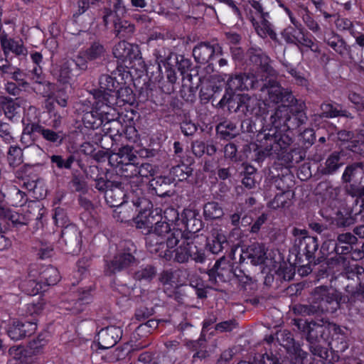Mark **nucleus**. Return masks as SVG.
<instances>
[{
    "label": "nucleus",
    "mask_w": 364,
    "mask_h": 364,
    "mask_svg": "<svg viewBox=\"0 0 364 364\" xmlns=\"http://www.w3.org/2000/svg\"><path fill=\"white\" fill-rule=\"evenodd\" d=\"M340 157L339 154L337 153L332 154L326 160V170L328 173H333L340 166L339 163Z\"/></svg>",
    "instance_id": "40"
},
{
    "label": "nucleus",
    "mask_w": 364,
    "mask_h": 364,
    "mask_svg": "<svg viewBox=\"0 0 364 364\" xmlns=\"http://www.w3.org/2000/svg\"><path fill=\"white\" fill-rule=\"evenodd\" d=\"M322 111V116L325 117L333 118L338 116H345L347 117H352L351 114L346 110H341L334 107L333 105L329 103L323 104L321 106Z\"/></svg>",
    "instance_id": "24"
},
{
    "label": "nucleus",
    "mask_w": 364,
    "mask_h": 364,
    "mask_svg": "<svg viewBox=\"0 0 364 364\" xmlns=\"http://www.w3.org/2000/svg\"><path fill=\"white\" fill-rule=\"evenodd\" d=\"M105 52L103 46L99 43H94L86 51V58L90 60L100 58Z\"/></svg>",
    "instance_id": "39"
},
{
    "label": "nucleus",
    "mask_w": 364,
    "mask_h": 364,
    "mask_svg": "<svg viewBox=\"0 0 364 364\" xmlns=\"http://www.w3.org/2000/svg\"><path fill=\"white\" fill-rule=\"evenodd\" d=\"M127 205H120L118 207V211H116V214L119 215L116 216L118 220H120L122 222L128 220L132 216V210L129 211L127 208Z\"/></svg>",
    "instance_id": "46"
},
{
    "label": "nucleus",
    "mask_w": 364,
    "mask_h": 364,
    "mask_svg": "<svg viewBox=\"0 0 364 364\" xmlns=\"http://www.w3.org/2000/svg\"><path fill=\"white\" fill-rule=\"evenodd\" d=\"M1 47L4 55L14 53L16 55L26 56L27 55V49L23 46V43L21 39H14L11 38L4 31L0 33Z\"/></svg>",
    "instance_id": "4"
},
{
    "label": "nucleus",
    "mask_w": 364,
    "mask_h": 364,
    "mask_svg": "<svg viewBox=\"0 0 364 364\" xmlns=\"http://www.w3.org/2000/svg\"><path fill=\"white\" fill-rule=\"evenodd\" d=\"M160 213H161V212ZM178 220V211L173 208H166L164 212V215L160 214L159 221L168 224L169 226L172 228H174L173 225Z\"/></svg>",
    "instance_id": "30"
},
{
    "label": "nucleus",
    "mask_w": 364,
    "mask_h": 364,
    "mask_svg": "<svg viewBox=\"0 0 364 364\" xmlns=\"http://www.w3.org/2000/svg\"><path fill=\"white\" fill-rule=\"evenodd\" d=\"M0 216L7 218L12 224L15 225H26L28 222V219L18 212L9 209H4L0 206Z\"/></svg>",
    "instance_id": "22"
},
{
    "label": "nucleus",
    "mask_w": 364,
    "mask_h": 364,
    "mask_svg": "<svg viewBox=\"0 0 364 364\" xmlns=\"http://www.w3.org/2000/svg\"><path fill=\"white\" fill-rule=\"evenodd\" d=\"M304 242L306 243V250L307 253L314 254L318 247V244L317 239L314 237H308L304 239Z\"/></svg>",
    "instance_id": "45"
},
{
    "label": "nucleus",
    "mask_w": 364,
    "mask_h": 364,
    "mask_svg": "<svg viewBox=\"0 0 364 364\" xmlns=\"http://www.w3.org/2000/svg\"><path fill=\"white\" fill-rule=\"evenodd\" d=\"M304 31L301 27H288L283 31L282 36L287 42L297 45Z\"/></svg>",
    "instance_id": "27"
},
{
    "label": "nucleus",
    "mask_w": 364,
    "mask_h": 364,
    "mask_svg": "<svg viewBox=\"0 0 364 364\" xmlns=\"http://www.w3.org/2000/svg\"><path fill=\"white\" fill-rule=\"evenodd\" d=\"M217 132L223 139L226 140L231 139L237 134L236 126L229 122H225L218 125Z\"/></svg>",
    "instance_id": "23"
},
{
    "label": "nucleus",
    "mask_w": 364,
    "mask_h": 364,
    "mask_svg": "<svg viewBox=\"0 0 364 364\" xmlns=\"http://www.w3.org/2000/svg\"><path fill=\"white\" fill-rule=\"evenodd\" d=\"M23 101L20 99L13 100L5 96H0V107L9 119H12L18 113Z\"/></svg>",
    "instance_id": "13"
},
{
    "label": "nucleus",
    "mask_w": 364,
    "mask_h": 364,
    "mask_svg": "<svg viewBox=\"0 0 364 364\" xmlns=\"http://www.w3.org/2000/svg\"><path fill=\"white\" fill-rule=\"evenodd\" d=\"M134 257L130 253H124L115 257L109 268L112 272L119 271L134 262Z\"/></svg>",
    "instance_id": "20"
},
{
    "label": "nucleus",
    "mask_w": 364,
    "mask_h": 364,
    "mask_svg": "<svg viewBox=\"0 0 364 364\" xmlns=\"http://www.w3.org/2000/svg\"><path fill=\"white\" fill-rule=\"evenodd\" d=\"M122 330L116 326H108L102 329L97 336L100 348L107 349L113 347L122 336Z\"/></svg>",
    "instance_id": "5"
},
{
    "label": "nucleus",
    "mask_w": 364,
    "mask_h": 364,
    "mask_svg": "<svg viewBox=\"0 0 364 364\" xmlns=\"http://www.w3.org/2000/svg\"><path fill=\"white\" fill-rule=\"evenodd\" d=\"M297 46H303L307 48H309L312 51L318 52V48L316 46L311 39L307 38L304 33L302 35V37L300 38L298 42Z\"/></svg>",
    "instance_id": "47"
},
{
    "label": "nucleus",
    "mask_w": 364,
    "mask_h": 364,
    "mask_svg": "<svg viewBox=\"0 0 364 364\" xmlns=\"http://www.w3.org/2000/svg\"><path fill=\"white\" fill-rule=\"evenodd\" d=\"M60 274L58 270L53 267H47L41 274V280H44V282L48 285H54L60 280Z\"/></svg>",
    "instance_id": "26"
},
{
    "label": "nucleus",
    "mask_w": 364,
    "mask_h": 364,
    "mask_svg": "<svg viewBox=\"0 0 364 364\" xmlns=\"http://www.w3.org/2000/svg\"><path fill=\"white\" fill-rule=\"evenodd\" d=\"M100 102L101 100L99 99V100L95 102L92 110L84 114L82 120L86 127L95 129L102 124L100 119H98V112L101 109V107L100 106Z\"/></svg>",
    "instance_id": "17"
},
{
    "label": "nucleus",
    "mask_w": 364,
    "mask_h": 364,
    "mask_svg": "<svg viewBox=\"0 0 364 364\" xmlns=\"http://www.w3.org/2000/svg\"><path fill=\"white\" fill-rule=\"evenodd\" d=\"M51 161L53 163H55L57 164V166L59 167V168H62L63 166L66 167V168H69L70 167V164H64V161H63V159H62L61 156H53L51 157Z\"/></svg>",
    "instance_id": "60"
},
{
    "label": "nucleus",
    "mask_w": 364,
    "mask_h": 364,
    "mask_svg": "<svg viewBox=\"0 0 364 364\" xmlns=\"http://www.w3.org/2000/svg\"><path fill=\"white\" fill-rule=\"evenodd\" d=\"M37 324L36 322L23 323L18 320H14L7 328L8 336L15 341L20 340L27 336H31L36 332Z\"/></svg>",
    "instance_id": "3"
},
{
    "label": "nucleus",
    "mask_w": 364,
    "mask_h": 364,
    "mask_svg": "<svg viewBox=\"0 0 364 364\" xmlns=\"http://www.w3.org/2000/svg\"><path fill=\"white\" fill-rule=\"evenodd\" d=\"M44 307V302L41 300L37 303H32L28 305V311L31 315L39 314Z\"/></svg>",
    "instance_id": "49"
},
{
    "label": "nucleus",
    "mask_w": 364,
    "mask_h": 364,
    "mask_svg": "<svg viewBox=\"0 0 364 364\" xmlns=\"http://www.w3.org/2000/svg\"><path fill=\"white\" fill-rule=\"evenodd\" d=\"M257 34L262 38L269 36L272 39L277 37L276 33L272 30L270 23L261 16L259 21H252Z\"/></svg>",
    "instance_id": "16"
},
{
    "label": "nucleus",
    "mask_w": 364,
    "mask_h": 364,
    "mask_svg": "<svg viewBox=\"0 0 364 364\" xmlns=\"http://www.w3.org/2000/svg\"><path fill=\"white\" fill-rule=\"evenodd\" d=\"M126 13L125 7L122 5V1L120 4L116 2L114 5V10L113 11H107L103 18L105 24L109 23V19L121 18Z\"/></svg>",
    "instance_id": "34"
},
{
    "label": "nucleus",
    "mask_w": 364,
    "mask_h": 364,
    "mask_svg": "<svg viewBox=\"0 0 364 364\" xmlns=\"http://www.w3.org/2000/svg\"><path fill=\"white\" fill-rule=\"evenodd\" d=\"M266 90L269 95V100L274 103H279L283 101L285 97L282 88L277 83H272L269 87H267L263 91Z\"/></svg>",
    "instance_id": "28"
},
{
    "label": "nucleus",
    "mask_w": 364,
    "mask_h": 364,
    "mask_svg": "<svg viewBox=\"0 0 364 364\" xmlns=\"http://www.w3.org/2000/svg\"><path fill=\"white\" fill-rule=\"evenodd\" d=\"M245 254L250 259L251 263L255 265L263 263L266 259V251L264 246L259 243H254L248 246Z\"/></svg>",
    "instance_id": "14"
},
{
    "label": "nucleus",
    "mask_w": 364,
    "mask_h": 364,
    "mask_svg": "<svg viewBox=\"0 0 364 364\" xmlns=\"http://www.w3.org/2000/svg\"><path fill=\"white\" fill-rule=\"evenodd\" d=\"M230 273V265L225 259H221L215 263L213 267L209 271L208 275L210 279L215 282H220L226 281Z\"/></svg>",
    "instance_id": "11"
},
{
    "label": "nucleus",
    "mask_w": 364,
    "mask_h": 364,
    "mask_svg": "<svg viewBox=\"0 0 364 364\" xmlns=\"http://www.w3.org/2000/svg\"><path fill=\"white\" fill-rule=\"evenodd\" d=\"M227 92L219 102L220 107L230 104L232 99V92L253 87V80L246 75H236L228 80Z\"/></svg>",
    "instance_id": "2"
},
{
    "label": "nucleus",
    "mask_w": 364,
    "mask_h": 364,
    "mask_svg": "<svg viewBox=\"0 0 364 364\" xmlns=\"http://www.w3.org/2000/svg\"><path fill=\"white\" fill-rule=\"evenodd\" d=\"M346 147L355 153L364 156V141L360 139L350 141Z\"/></svg>",
    "instance_id": "44"
},
{
    "label": "nucleus",
    "mask_w": 364,
    "mask_h": 364,
    "mask_svg": "<svg viewBox=\"0 0 364 364\" xmlns=\"http://www.w3.org/2000/svg\"><path fill=\"white\" fill-rule=\"evenodd\" d=\"M237 153V148L233 144H228L225 147V154L227 157H235Z\"/></svg>",
    "instance_id": "55"
},
{
    "label": "nucleus",
    "mask_w": 364,
    "mask_h": 364,
    "mask_svg": "<svg viewBox=\"0 0 364 364\" xmlns=\"http://www.w3.org/2000/svg\"><path fill=\"white\" fill-rule=\"evenodd\" d=\"M179 232L168 224L156 222L153 231L146 237V247L151 253H159L166 259L172 258V251L178 242Z\"/></svg>",
    "instance_id": "1"
},
{
    "label": "nucleus",
    "mask_w": 364,
    "mask_h": 364,
    "mask_svg": "<svg viewBox=\"0 0 364 364\" xmlns=\"http://www.w3.org/2000/svg\"><path fill=\"white\" fill-rule=\"evenodd\" d=\"M132 90L128 87H121L117 92L114 91V95L115 97L113 98L115 101V98L121 100L123 102H130L132 100Z\"/></svg>",
    "instance_id": "41"
},
{
    "label": "nucleus",
    "mask_w": 364,
    "mask_h": 364,
    "mask_svg": "<svg viewBox=\"0 0 364 364\" xmlns=\"http://www.w3.org/2000/svg\"><path fill=\"white\" fill-rule=\"evenodd\" d=\"M136 158L133 149L129 146L121 147L117 153H112L109 156V163L112 166L117 167L119 165H125L132 168V162Z\"/></svg>",
    "instance_id": "8"
},
{
    "label": "nucleus",
    "mask_w": 364,
    "mask_h": 364,
    "mask_svg": "<svg viewBox=\"0 0 364 364\" xmlns=\"http://www.w3.org/2000/svg\"><path fill=\"white\" fill-rule=\"evenodd\" d=\"M132 168L135 172L134 176L142 178L152 176L154 173L152 166L148 163L142 164L139 167L133 166Z\"/></svg>",
    "instance_id": "37"
},
{
    "label": "nucleus",
    "mask_w": 364,
    "mask_h": 364,
    "mask_svg": "<svg viewBox=\"0 0 364 364\" xmlns=\"http://www.w3.org/2000/svg\"><path fill=\"white\" fill-rule=\"evenodd\" d=\"M338 241L340 243L353 244L356 241V237L350 232L341 234L338 236Z\"/></svg>",
    "instance_id": "51"
},
{
    "label": "nucleus",
    "mask_w": 364,
    "mask_h": 364,
    "mask_svg": "<svg viewBox=\"0 0 364 364\" xmlns=\"http://www.w3.org/2000/svg\"><path fill=\"white\" fill-rule=\"evenodd\" d=\"M228 245L225 235L220 230H213L208 238L207 247L213 254H218Z\"/></svg>",
    "instance_id": "10"
},
{
    "label": "nucleus",
    "mask_w": 364,
    "mask_h": 364,
    "mask_svg": "<svg viewBox=\"0 0 364 364\" xmlns=\"http://www.w3.org/2000/svg\"><path fill=\"white\" fill-rule=\"evenodd\" d=\"M6 74L10 75L11 77L15 80H21V73L19 69L13 68V70H10V72Z\"/></svg>",
    "instance_id": "62"
},
{
    "label": "nucleus",
    "mask_w": 364,
    "mask_h": 364,
    "mask_svg": "<svg viewBox=\"0 0 364 364\" xmlns=\"http://www.w3.org/2000/svg\"><path fill=\"white\" fill-rule=\"evenodd\" d=\"M111 95L108 93H101L97 95V101L99 99L101 100L100 106L101 107L100 111L98 112V119L100 123H103L106 121L109 122L111 119L109 118L110 111L112 110V106L114 105L117 102H114V99L110 97Z\"/></svg>",
    "instance_id": "12"
},
{
    "label": "nucleus",
    "mask_w": 364,
    "mask_h": 364,
    "mask_svg": "<svg viewBox=\"0 0 364 364\" xmlns=\"http://www.w3.org/2000/svg\"><path fill=\"white\" fill-rule=\"evenodd\" d=\"M34 130H36V132L40 133L43 137L50 142H57V141H61L62 137L61 136L49 129H46L43 127L42 126H35Z\"/></svg>",
    "instance_id": "32"
},
{
    "label": "nucleus",
    "mask_w": 364,
    "mask_h": 364,
    "mask_svg": "<svg viewBox=\"0 0 364 364\" xmlns=\"http://www.w3.org/2000/svg\"><path fill=\"white\" fill-rule=\"evenodd\" d=\"M307 27L311 30L313 32H317L319 31L320 27L317 22H316L314 19L310 17H307L306 20H304Z\"/></svg>",
    "instance_id": "56"
},
{
    "label": "nucleus",
    "mask_w": 364,
    "mask_h": 364,
    "mask_svg": "<svg viewBox=\"0 0 364 364\" xmlns=\"http://www.w3.org/2000/svg\"><path fill=\"white\" fill-rule=\"evenodd\" d=\"M122 196L123 193L120 189L107 191L105 198L110 206L119 207L122 205Z\"/></svg>",
    "instance_id": "31"
},
{
    "label": "nucleus",
    "mask_w": 364,
    "mask_h": 364,
    "mask_svg": "<svg viewBox=\"0 0 364 364\" xmlns=\"http://www.w3.org/2000/svg\"><path fill=\"white\" fill-rule=\"evenodd\" d=\"M156 275V270L151 266H146L135 273V278L138 280L150 281Z\"/></svg>",
    "instance_id": "36"
},
{
    "label": "nucleus",
    "mask_w": 364,
    "mask_h": 364,
    "mask_svg": "<svg viewBox=\"0 0 364 364\" xmlns=\"http://www.w3.org/2000/svg\"><path fill=\"white\" fill-rule=\"evenodd\" d=\"M215 53H221V48L218 45L210 46L208 43H200L193 50L196 60L202 64L208 63Z\"/></svg>",
    "instance_id": "9"
},
{
    "label": "nucleus",
    "mask_w": 364,
    "mask_h": 364,
    "mask_svg": "<svg viewBox=\"0 0 364 364\" xmlns=\"http://www.w3.org/2000/svg\"><path fill=\"white\" fill-rule=\"evenodd\" d=\"M193 152L197 155L200 156L204 152V144L200 141H196L192 144Z\"/></svg>",
    "instance_id": "57"
},
{
    "label": "nucleus",
    "mask_w": 364,
    "mask_h": 364,
    "mask_svg": "<svg viewBox=\"0 0 364 364\" xmlns=\"http://www.w3.org/2000/svg\"><path fill=\"white\" fill-rule=\"evenodd\" d=\"M223 208L216 202H209L204 205L203 215L207 220H215L223 217Z\"/></svg>",
    "instance_id": "19"
},
{
    "label": "nucleus",
    "mask_w": 364,
    "mask_h": 364,
    "mask_svg": "<svg viewBox=\"0 0 364 364\" xmlns=\"http://www.w3.org/2000/svg\"><path fill=\"white\" fill-rule=\"evenodd\" d=\"M338 137L341 141L348 142L352 139L353 134L350 132L341 131L338 133Z\"/></svg>",
    "instance_id": "59"
},
{
    "label": "nucleus",
    "mask_w": 364,
    "mask_h": 364,
    "mask_svg": "<svg viewBox=\"0 0 364 364\" xmlns=\"http://www.w3.org/2000/svg\"><path fill=\"white\" fill-rule=\"evenodd\" d=\"M325 40L335 51L341 52L342 41L333 32L326 33Z\"/></svg>",
    "instance_id": "38"
},
{
    "label": "nucleus",
    "mask_w": 364,
    "mask_h": 364,
    "mask_svg": "<svg viewBox=\"0 0 364 364\" xmlns=\"http://www.w3.org/2000/svg\"><path fill=\"white\" fill-rule=\"evenodd\" d=\"M242 184L248 188H252L255 186V181L252 175L248 174L243 178Z\"/></svg>",
    "instance_id": "58"
},
{
    "label": "nucleus",
    "mask_w": 364,
    "mask_h": 364,
    "mask_svg": "<svg viewBox=\"0 0 364 364\" xmlns=\"http://www.w3.org/2000/svg\"><path fill=\"white\" fill-rule=\"evenodd\" d=\"M22 352L23 349L19 347H12L9 349V354L12 355L15 359H20L18 355L21 354Z\"/></svg>",
    "instance_id": "64"
},
{
    "label": "nucleus",
    "mask_w": 364,
    "mask_h": 364,
    "mask_svg": "<svg viewBox=\"0 0 364 364\" xmlns=\"http://www.w3.org/2000/svg\"><path fill=\"white\" fill-rule=\"evenodd\" d=\"M284 199H285V196L284 193L277 195L274 198V200L271 203L270 205L274 208L284 207Z\"/></svg>",
    "instance_id": "53"
},
{
    "label": "nucleus",
    "mask_w": 364,
    "mask_h": 364,
    "mask_svg": "<svg viewBox=\"0 0 364 364\" xmlns=\"http://www.w3.org/2000/svg\"><path fill=\"white\" fill-rule=\"evenodd\" d=\"M159 322L156 320L151 319L147 321L146 323L140 324L137 328L138 332L147 331L150 332V330L155 329L157 328Z\"/></svg>",
    "instance_id": "48"
},
{
    "label": "nucleus",
    "mask_w": 364,
    "mask_h": 364,
    "mask_svg": "<svg viewBox=\"0 0 364 364\" xmlns=\"http://www.w3.org/2000/svg\"><path fill=\"white\" fill-rule=\"evenodd\" d=\"M7 161L10 166L16 167L23 163V152L18 146H10Z\"/></svg>",
    "instance_id": "25"
},
{
    "label": "nucleus",
    "mask_w": 364,
    "mask_h": 364,
    "mask_svg": "<svg viewBox=\"0 0 364 364\" xmlns=\"http://www.w3.org/2000/svg\"><path fill=\"white\" fill-rule=\"evenodd\" d=\"M193 249H196V247L193 244L188 242H183L176 251L175 259L180 263L186 262L192 256ZM172 253L174 252L173 249L171 250Z\"/></svg>",
    "instance_id": "18"
},
{
    "label": "nucleus",
    "mask_w": 364,
    "mask_h": 364,
    "mask_svg": "<svg viewBox=\"0 0 364 364\" xmlns=\"http://www.w3.org/2000/svg\"><path fill=\"white\" fill-rule=\"evenodd\" d=\"M0 70L4 73H9L10 70H13V67L8 62L6 58L3 57V55L0 53Z\"/></svg>",
    "instance_id": "52"
},
{
    "label": "nucleus",
    "mask_w": 364,
    "mask_h": 364,
    "mask_svg": "<svg viewBox=\"0 0 364 364\" xmlns=\"http://www.w3.org/2000/svg\"><path fill=\"white\" fill-rule=\"evenodd\" d=\"M112 21L114 27V32L117 36L126 38L131 36L134 31V26L127 21H121L120 18L109 19Z\"/></svg>",
    "instance_id": "15"
},
{
    "label": "nucleus",
    "mask_w": 364,
    "mask_h": 364,
    "mask_svg": "<svg viewBox=\"0 0 364 364\" xmlns=\"http://www.w3.org/2000/svg\"><path fill=\"white\" fill-rule=\"evenodd\" d=\"M44 346V343H41L38 341H34L30 344V348L33 350V353H38Z\"/></svg>",
    "instance_id": "61"
},
{
    "label": "nucleus",
    "mask_w": 364,
    "mask_h": 364,
    "mask_svg": "<svg viewBox=\"0 0 364 364\" xmlns=\"http://www.w3.org/2000/svg\"><path fill=\"white\" fill-rule=\"evenodd\" d=\"M0 137L3 138L8 144L14 141L9 124L0 122Z\"/></svg>",
    "instance_id": "42"
},
{
    "label": "nucleus",
    "mask_w": 364,
    "mask_h": 364,
    "mask_svg": "<svg viewBox=\"0 0 364 364\" xmlns=\"http://www.w3.org/2000/svg\"><path fill=\"white\" fill-rule=\"evenodd\" d=\"M115 84L116 82L114 78L109 75H103L100 79V88L104 90L102 93L110 94V97L112 98L115 97V95H113L117 88Z\"/></svg>",
    "instance_id": "29"
},
{
    "label": "nucleus",
    "mask_w": 364,
    "mask_h": 364,
    "mask_svg": "<svg viewBox=\"0 0 364 364\" xmlns=\"http://www.w3.org/2000/svg\"><path fill=\"white\" fill-rule=\"evenodd\" d=\"M161 209L144 210L140 212L134 219L136 227L138 229L146 230L149 234L151 228L160 218Z\"/></svg>",
    "instance_id": "7"
},
{
    "label": "nucleus",
    "mask_w": 364,
    "mask_h": 364,
    "mask_svg": "<svg viewBox=\"0 0 364 364\" xmlns=\"http://www.w3.org/2000/svg\"><path fill=\"white\" fill-rule=\"evenodd\" d=\"M75 63V65L79 67L80 69H85L86 68L85 60H83L80 56H78L75 61L72 60L68 62L69 65H71Z\"/></svg>",
    "instance_id": "63"
},
{
    "label": "nucleus",
    "mask_w": 364,
    "mask_h": 364,
    "mask_svg": "<svg viewBox=\"0 0 364 364\" xmlns=\"http://www.w3.org/2000/svg\"><path fill=\"white\" fill-rule=\"evenodd\" d=\"M115 58L122 61L136 60L140 58V50L137 46L129 43L124 41L119 42L113 48Z\"/></svg>",
    "instance_id": "6"
},
{
    "label": "nucleus",
    "mask_w": 364,
    "mask_h": 364,
    "mask_svg": "<svg viewBox=\"0 0 364 364\" xmlns=\"http://www.w3.org/2000/svg\"><path fill=\"white\" fill-rule=\"evenodd\" d=\"M235 326L236 323L235 321H227L217 324L215 328L217 331L224 332L232 330L235 327Z\"/></svg>",
    "instance_id": "50"
},
{
    "label": "nucleus",
    "mask_w": 364,
    "mask_h": 364,
    "mask_svg": "<svg viewBox=\"0 0 364 364\" xmlns=\"http://www.w3.org/2000/svg\"><path fill=\"white\" fill-rule=\"evenodd\" d=\"M21 288L26 294L36 295L42 289V284L34 279H27L21 284Z\"/></svg>",
    "instance_id": "33"
},
{
    "label": "nucleus",
    "mask_w": 364,
    "mask_h": 364,
    "mask_svg": "<svg viewBox=\"0 0 364 364\" xmlns=\"http://www.w3.org/2000/svg\"><path fill=\"white\" fill-rule=\"evenodd\" d=\"M174 180L182 181L186 180L191 174V168L186 166H177L171 170Z\"/></svg>",
    "instance_id": "35"
},
{
    "label": "nucleus",
    "mask_w": 364,
    "mask_h": 364,
    "mask_svg": "<svg viewBox=\"0 0 364 364\" xmlns=\"http://www.w3.org/2000/svg\"><path fill=\"white\" fill-rule=\"evenodd\" d=\"M267 220V218L266 216L263 214L261 216H259L257 220L255 222V223L253 224V225L252 226L251 228V232H257L259 231V230L260 229L261 226L264 223V222L266 221Z\"/></svg>",
    "instance_id": "54"
},
{
    "label": "nucleus",
    "mask_w": 364,
    "mask_h": 364,
    "mask_svg": "<svg viewBox=\"0 0 364 364\" xmlns=\"http://www.w3.org/2000/svg\"><path fill=\"white\" fill-rule=\"evenodd\" d=\"M363 175H364V164H354L346 168L343 174V179L348 182ZM361 183H364V177L363 176L361 177Z\"/></svg>",
    "instance_id": "21"
},
{
    "label": "nucleus",
    "mask_w": 364,
    "mask_h": 364,
    "mask_svg": "<svg viewBox=\"0 0 364 364\" xmlns=\"http://www.w3.org/2000/svg\"><path fill=\"white\" fill-rule=\"evenodd\" d=\"M349 100L355 105L357 109L364 110V97L356 92H350L348 95Z\"/></svg>",
    "instance_id": "43"
}]
</instances>
